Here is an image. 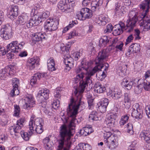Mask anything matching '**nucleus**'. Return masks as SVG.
Masks as SVG:
<instances>
[{
    "mask_svg": "<svg viewBox=\"0 0 150 150\" xmlns=\"http://www.w3.org/2000/svg\"><path fill=\"white\" fill-rule=\"evenodd\" d=\"M25 43L23 41L18 44L17 41H12L11 43L7 46V52L8 53L7 54V56L8 59H11L13 58L14 54L12 53H17L20 52L23 48Z\"/></svg>",
    "mask_w": 150,
    "mask_h": 150,
    "instance_id": "obj_5",
    "label": "nucleus"
},
{
    "mask_svg": "<svg viewBox=\"0 0 150 150\" xmlns=\"http://www.w3.org/2000/svg\"><path fill=\"white\" fill-rule=\"evenodd\" d=\"M91 65V63L88 62L86 63L85 66L83 65L82 66L76 69V72L78 74L75 79V83H77L79 81H80V82L81 81L84 80V79L83 78L85 77L86 72L84 71H87Z\"/></svg>",
    "mask_w": 150,
    "mask_h": 150,
    "instance_id": "obj_6",
    "label": "nucleus"
},
{
    "mask_svg": "<svg viewBox=\"0 0 150 150\" xmlns=\"http://www.w3.org/2000/svg\"><path fill=\"white\" fill-rule=\"evenodd\" d=\"M143 84L145 90L147 91H150V82L148 81L147 80L145 81Z\"/></svg>",
    "mask_w": 150,
    "mask_h": 150,
    "instance_id": "obj_50",
    "label": "nucleus"
},
{
    "mask_svg": "<svg viewBox=\"0 0 150 150\" xmlns=\"http://www.w3.org/2000/svg\"><path fill=\"white\" fill-rule=\"evenodd\" d=\"M108 96L114 99H118L122 97V91L119 88H115L113 90L110 91L107 93Z\"/></svg>",
    "mask_w": 150,
    "mask_h": 150,
    "instance_id": "obj_17",
    "label": "nucleus"
},
{
    "mask_svg": "<svg viewBox=\"0 0 150 150\" xmlns=\"http://www.w3.org/2000/svg\"><path fill=\"white\" fill-rule=\"evenodd\" d=\"M81 12L83 14L85 19L91 17V11L87 8H82L81 10Z\"/></svg>",
    "mask_w": 150,
    "mask_h": 150,
    "instance_id": "obj_33",
    "label": "nucleus"
},
{
    "mask_svg": "<svg viewBox=\"0 0 150 150\" xmlns=\"http://www.w3.org/2000/svg\"><path fill=\"white\" fill-rule=\"evenodd\" d=\"M77 23V21H73L72 22H70L69 25L66 27H65L63 30V33H65L70 28H72L74 25V24H76Z\"/></svg>",
    "mask_w": 150,
    "mask_h": 150,
    "instance_id": "obj_41",
    "label": "nucleus"
},
{
    "mask_svg": "<svg viewBox=\"0 0 150 150\" xmlns=\"http://www.w3.org/2000/svg\"><path fill=\"white\" fill-rule=\"evenodd\" d=\"M70 116L69 117L63 116L62 118L64 123H67L69 120L70 121L68 126L65 124L62 125L59 127V139L58 140L59 145L58 146V150H62L63 148L64 143L67 144H70L71 143L70 139L75 132L74 127L75 125L78 123V121L75 118V115H71V113H68Z\"/></svg>",
    "mask_w": 150,
    "mask_h": 150,
    "instance_id": "obj_2",
    "label": "nucleus"
},
{
    "mask_svg": "<svg viewBox=\"0 0 150 150\" xmlns=\"http://www.w3.org/2000/svg\"><path fill=\"white\" fill-rule=\"evenodd\" d=\"M132 98L129 93H125L124 94L123 103L124 104L127 108H129L131 105Z\"/></svg>",
    "mask_w": 150,
    "mask_h": 150,
    "instance_id": "obj_27",
    "label": "nucleus"
},
{
    "mask_svg": "<svg viewBox=\"0 0 150 150\" xmlns=\"http://www.w3.org/2000/svg\"><path fill=\"white\" fill-rule=\"evenodd\" d=\"M115 12L117 15L122 16L124 14L125 11V7L123 6H121L120 3L117 2L115 3Z\"/></svg>",
    "mask_w": 150,
    "mask_h": 150,
    "instance_id": "obj_26",
    "label": "nucleus"
},
{
    "mask_svg": "<svg viewBox=\"0 0 150 150\" xmlns=\"http://www.w3.org/2000/svg\"><path fill=\"white\" fill-rule=\"evenodd\" d=\"M50 13L48 11H46L42 13H38L35 15V18L38 21V23H40L43 21L50 15Z\"/></svg>",
    "mask_w": 150,
    "mask_h": 150,
    "instance_id": "obj_24",
    "label": "nucleus"
},
{
    "mask_svg": "<svg viewBox=\"0 0 150 150\" xmlns=\"http://www.w3.org/2000/svg\"><path fill=\"white\" fill-rule=\"evenodd\" d=\"M103 3V0H96L92 1L91 4V9L93 11H95L96 8H98Z\"/></svg>",
    "mask_w": 150,
    "mask_h": 150,
    "instance_id": "obj_34",
    "label": "nucleus"
},
{
    "mask_svg": "<svg viewBox=\"0 0 150 150\" xmlns=\"http://www.w3.org/2000/svg\"><path fill=\"white\" fill-rule=\"evenodd\" d=\"M29 17L27 15H24L22 16H20L18 17L16 23L18 25H23L25 24L26 22L28 20Z\"/></svg>",
    "mask_w": 150,
    "mask_h": 150,
    "instance_id": "obj_29",
    "label": "nucleus"
},
{
    "mask_svg": "<svg viewBox=\"0 0 150 150\" xmlns=\"http://www.w3.org/2000/svg\"><path fill=\"white\" fill-rule=\"evenodd\" d=\"M118 71V74L122 77L125 76L126 74L127 69L124 66L120 67Z\"/></svg>",
    "mask_w": 150,
    "mask_h": 150,
    "instance_id": "obj_39",
    "label": "nucleus"
},
{
    "mask_svg": "<svg viewBox=\"0 0 150 150\" xmlns=\"http://www.w3.org/2000/svg\"><path fill=\"white\" fill-rule=\"evenodd\" d=\"M109 103L108 100L106 98H103L98 104V108L102 113H104L106 111V108Z\"/></svg>",
    "mask_w": 150,
    "mask_h": 150,
    "instance_id": "obj_20",
    "label": "nucleus"
},
{
    "mask_svg": "<svg viewBox=\"0 0 150 150\" xmlns=\"http://www.w3.org/2000/svg\"><path fill=\"white\" fill-rule=\"evenodd\" d=\"M58 7L62 12L68 13L70 12L72 9V6L67 3L65 0H61L58 4Z\"/></svg>",
    "mask_w": 150,
    "mask_h": 150,
    "instance_id": "obj_16",
    "label": "nucleus"
},
{
    "mask_svg": "<svg viewBox=\"0 0 150 150\" xmlns=\"http://www.w3.org/2000/svg\"><path fill=\"white\" fill-rule=\"evenodd\" d=\"M28 131L29 132V131ZM28 133L27 132H24L23 131H21L20 132V134L24 140L26 141L28 140L30 137L32 135L30 134L29 132Z\"/></svg>",
    "mask_w": 150,
    "mask_h": 150,
    "instance_id": "obj_42",
    "label": "nucleus"
},
{
    "mask_svg": "<svg viewBox=\"0 0 150 150\" xmlns=\"http://www.w3.org/2000/svg\"><path fill=\"white\" fill-rule=\"evenodd\" d=\"M78 35V34L76 30H73L68 34L67 36V39H71L74 37L75 36Z\"/></svg>",
    "mask_w": 150,
    "mask_h": 150,
    "instance_id": "obj_47",
    "label": "nucleus"
},
{
    "mask_svg": "<svg viewBox=\"0 0 150 150\" xmlns=\"http://www.w3.org/2000/svg\"><path fill=\"white\" fill-rule=\"evenodd\" d=\"M18 8L17 6H12L11 9L8 12L7 15V17L12 20H13L15 17L18 14Z\"/></svg>",
    "mask_w": 150,
    "mask_h": 150,
    "instance_id": "obj_21",
    "label": "nucleus"
},
{
    "mask_svg": "<svg viewBox=\"0 0 150 150\" xmlns=\"http://www.w3.org/2000/svg\"><path fill=\"white\" fill-rule=\"evenodd\" d=\"M118 137L114 135H112L107 140H104V142L109 149L113 150L118 146Z\"/></svg>",
    "mask_w": 150,
    "mask_h": 150,
    "instance_id": "obj_11",
    "label": "nucleus"
},
{
    "mask_svg": "<svg viewBox=\"0 0 150 150\" xmlns=\"http://www.w3.org/2000/svg\"><path fill=\"white\" fill-rule=\"evenodd\" d=\"M113 30L112 33L115 35H120L123 32V30L119 28H117L115 25L113 27Z\"/></svg>",
    "mask_w": 150,
    "mask_h": 150,
    "instance_id": "obj_43",
    "label": "nucleus"
},
{
    "mask_svg": "<svg viewBox=\"0 0 150 150\" xmlns=\"http://www.w3.org/2000/svg\"><path fill=\"white\" fill-rule=\"evenodd\" d=\"M129 50L132 51L133 53H136L139 52L140 50L139 44L134 43L131 45L129 47Z\"/></svg>",
    "mask_w": 150,
    "mask_h": 150,
    "instance_id": "obj_35",
    "label": "nucleus"
},
{
    "mask_svg": "<svg viewBox=\"0 0 150 150\" xmlns=\"http://www.w3.org/2000/svg\"><path fill=\"white\" fill-rule=\"evenodd\" d=\"M47 66L49 70L53 71L56 70V68L55 67L54 61L52 58H50L48 59Z\"/></svg>",
    "mask_w": 150,
    "mask_h": 150,
    "instance_id": "obj_31",
    "label": "nucleus"
},
{
    "mask_svg": "<svg viewBox=\"0 0 150 150\" xmlns=\"http://www.w3.org/2000/svg\"><path fill=\"white\" fill-rule=\"evenodd\" d=\"M133 37L132 35H129L126 40V42L125 43L126 45H127L128 44L131 42L132 41L133 39Z\"/></svg>",
    "mask_w": 150,
    "mask_h": 150,
    "instance_id": "obj_63",
    "label": "nucleus"
},
{
    "mask_svg": "<svg viewBox=\"0 0 150 150\" xmlns=\"http://www.w3.org/2000/svg\"><path fill=\"white\" fill-rule=\"evenodd\" d=\"M134 65L135 67L138 69H139L143 66V64L141 61H138L136 62Z\"/></svg>",
    "mask_w": 150,
    "mask_h": 150,
    "instance_id": "obj_57",
    "label": "nucleus"
},
{
    "mask_svg": "<svg viewBox=\"0 0 150 150\" xmlns=\"http://www.w3.org/2000/svg\"><path fill=\"white\" fill-rule=\"evenodd\" d=\"M64 63L66 65L73 66V61L72 57L67 56L64 59Z\"/></svg>",
    "mask_w": 150,
    "mask_h": 150,
    "instance_id": "obj_37",
    "label": "nucleus"
},
{
    "mask_svg": "<svg viewBox=\"0 0 150 150\" xmlns=\"http://www.w3.org/2000/svg\"><path fill=\"white\" fill-rule=\"evenodd\" d=\"M99 19L101 21L102 25H105L108 22L107 18L103 15L99 16Z\"/></svg>",
    "mask_w": 150,
    "mask_h": 150,
    "instance_id": "obj_46",
    "label": "nucleus"
},
{
    "mask_svg": "<svg viewBox=\"0 0 150 150\" xmlns=\"http://www.w3.org/2000/svg\"><path fill=\"white\" fill-rule=\"evenodd\" d=\"M115 110L116 112H112L107 115L104 122V125L108 127H112L114 126L115 123V120L117 116V109H115Z\"/></svg>",
    "mask_w": 150,
    "mask_h": 150,
    "instance_id": "obj_12",
    "label": "nucleus"
},
{
    "mask_svg": "<svg viewBox=\"0 0 150 150\" xmlns=\"http://www.w3.org/2000/svg\"><path fill=\"white\" fill-rule=\"evenodd\" d=\"M39 36L40 41L42 40L43 39H45L46 38L47 36L44 33H43L41 32H38Z\"/></svg>",
    "mask_w": 150,
    "mask_h": 150,
    "instance_id": "obj_64",
    "label": "nucleus"
},
{
    "mask_svg": "<svg viewBox=\"0 0 150 150\" xmlns=\"http://www.w3.org/2000/svg\"><path fill=\"white\" fill-rule=\"evenodd\" d=\"M111 38L107 36H104L100 38L99 42L100 45L102 46H105L106 45L111 41Z\"/></svg>",
    "mask_w": 150,
    "mask_h": 150,
    "instance_id": "obj_32",
    "label": "nucleus"
},
{
    "mask_svg": "<svg viewBox=\"0 0 150 150\" xmlns=\"http://www.w3.org/2000/svg\"><path fill=\"white\" fill-rule=\"evenodd\" d=\"M26 22V25L28 28H31L34 24H35L36 25L39 23H38V21L37 20L36 18H35V15L32 16L29 21H27Z\"/></svg>",
    "mask_w": 150,
    "mask_h": 150,
    "instance_id": "obj_30",
    "label": "nucleus"
},
{
    "mask_svg": "<svg viewBox=\"0 0 150 150\" xmlns=\"http://www.w3.org/2000/svg\"><path fill=\"white\" fill-rule=\"evenodd\" d=\"M78 146L81 149L83 150H92V147L88 144L84 143H80L79 144Z\"/></svg>",
    "mask_w": 150,
    "mask_h": 150,
    "instance_id": "obj_36",
    "label": "nucleus"
},
{
    "mask_svg": "<svg viewBox=\"0 0 150 150\" xmlns=\"http://www.w3.org/2000/svg\"><path fill=\"white\" fill-rule=\"evenodd\" d=\"M14 108L13 115L16 117H18L19 115L20 110L19 107V106L16 105H14Z\"/></svg>",
    "mask_w": 150,
    "mask_h": 150,
    "instance_id": "obj_52",
    "label": "nucleus"
},
{
    "mask_svg": "<svg viewBox=\"0 0 150 150\" xmlns=\"http://www.w3.org/2000/svg\"><path fill=\"white\" fill-rule=\"evenodd\" d=\"M80 53L79 52H74L72 54V57L75 60H77L80 57Z\"/></svg>",
    "mask_w": 150,
    "mask_h": 150,
    "instance_id": "obj_59",
    "label": "nucleus"
},
{
    "mask_svg": "<svg viewBox=\"0 0 150 150\" xmlns=\"http://www.w3.org/2000/svg\"><path fill=\"white\" fill-rule=\"evenodd\" d=\"M108 56V54L105 50H103L100 52L97 56L98 58L96 59V62L99 65L102 64L103 67L104 66L103 64V60L105 59Z\"/></svg>",
    "mask_w": 150,
    "mask_h": 150,
    "instance_id": "obj_18",
    "label": "nucleus"
},
{
    "mask_svg": "<svg viewBox=\"0 0 150 150\" xmlns=\"http://www.w3.org/2000/svg\"><path fill=\"white\" fill-rule=\"evenodd\" d=\"M127 128V132L130 134H132L133 133L132 125L131 123H128L126 125Z\"/></svg>",
    "mask_w": 150,
    "mask_h": 150,
    "instance_id": "obj_53",
    "label": "nucleus"
},
{
    "mask_svg": "<svg viewBox=\"0 0 150 150\" xmlns=\"http://www.w3.org/2000/svg\"><path fill=\"white\" fill-rule=\"evenodd\" d=\"M96 65L92 69L85 71L86 72L85 74L84 81H81L79 82V88H76L74 91L73 95L74 97H71L70 100V103L69 104V107L67 109L68 113H71V115H76L77 114L78 109L80 106L81 100L82 98V93L85 88L90 85L92 83L91 77L93 76L97 72L100 71L102 68L103 65L95 63Z\"/></svg>",
    "mask_w": 150,
    "mask_h": 150,
    "instance_id": "obj_1",
    "label": "nucleus"
},
{
    "mask_svg": "<svg viewBox=\"0 0 150 150\" xmlns=\"http://www.w3.org/2000/svg\"><path fill=\"white\" fill-rule=\"evenodd\" d=\"M132 111L131 115L137 120L141 119L142 117V107L138 103L134 104L131 109Z\"/></svg>",
    "mask_w": 150,
    "mask_h": 150,
    "instance_id": "obj_8",
    "label": "nucleus"
},
{
    "mask_svg": "<svg viewBox=\"0 0 150 150\" xmlns=\"http://www.w3.org/2000/svg\"><path fill=\"white\" fill-rule=\"evenodd\" d=\"M139 137L147 143H150V130H144L141 131L140 133Z\"/></svg>",
    "mask_w": 150,
    "mask_h": 150,
    "instance_id": "obj_22",
    "label": "nucleus"
},
{
    "mask_svg": "<svg viewBox=\"0 0 150 150\" xmlns=\"http://www.w3.org/2000/svg\"><path fill=\"white\" fill-rule=\"evenodd\" d=\"M19 84V80L16 78H13L12 79V85L13 88L11 91L10 94L12 96L17 95L19 94V91L18 87Z\"/></svg>",
    "mask_w": 150,
    "mask_h": 150,
    "instance_id": "obj_19",
    "label": "nucleus"
},
{
    "mask_svg": "<svg viewBox=\"0 0 150 150\" xmlns=\"http://www.w3.org/2000/svg\"><path fill=\"white\" fill-rule=\"evenodd\" d=\"M43 122L42 119L41 118H37L35 119L34 118L31 117L28 125V131L30 134H33L34 132L33 130L34 127L42 125L43 124Z\"/></svg>",
    "mask_w": 150,
    "mask_h": 150,
    "instance_id": "obj_10",
    "label": "nucleus"
},
{
    "mask_svg": "<svg viewBox=\"0 0 150 150\" xmlns=\"http://www.w3.org/2000/svg\"><path fill=\"white\" fill-rule=\"evenodd\" d=\"M0 31V36L4 40H9L13 36V33L12 31V28L9 25H2Z\"/></svg>",
    "mask_w": 150,
    "mask_h": 150,
    "instance_id": "obj_7",
    "label": "nucleus"
},
{
    "mask_svg": "<svg viewBox=\"0 0 150 150\" xmlns=\"http://www.w3.org/2000/svg\"><path fill=\"white\" fill-rule=\"evenodd\" d=\"M84 129L86 132V136L90 134L93 132V130L91 127H84Z\"/></svg>",
    "mask_w": 150,
    "mask_h": 150,
    "instance_id": "obj_56",
    "label": "nucleus"
},
{
    "mask_svg": "<svg viewBox=\"0 0 150 150\" xmlns=\"http://www.w3.org/2000/svg\"><path fill=\"white\" fill-rule=\"evenodd\" d=\"M7 138V137L4 134H2L0 136V143L4 142Z\"/></svg>",
    "mask_w": 150,
    "mask_h": 150,
    "instance_id": "obj_62",
    "label": "nucleus"
},
{
    "mask_svg": "<svg viewBox=\"0 0 150 150\" xmlns=\"http://www.w3.org/2000/svg\"><path fill=\"white\" fill-rule=\"evenodd\" d=\"M113 29L112 25L109 24L106 27V28L104 30V33L105 34H108L110 33Z\"/></svg>",
    "mask_w": 150,
    "mask_h": 150,
    "instance_id": "obj_49",
    "label": "nucleus"
},
{
    "mask_svg": "<svg viewBox=\"0 0 150 150\" xmlns=\"http://www.w3.org/2000/svg\"><path fill=\"white\" fill-rule=\"evenodd\" d=\"M14 73L12 68L7 66L0 70V78L1 79L5 80L8 76H12Z\"/></svg>",
    "mask_w": 150,
    "mask_h": 150,
    "instance_id": "obj_15",
    "label": "nucleus"
},
{
    "mask_svg": "<svg viewBox=\"0 0 150 150\" xmlns=\"http://www.w3.org/2000/svg\"><path fill=\"white\" fill-rule=\"evenodd\" d=\"M53 108L54 109H57L60 106V101L58 99L54 100L52 103Z\"/></svg>",
    "mask_w": 150,
    "mask_h": 150,
    "instance_id": "obj_51",
    "label": "nucleus"
},
{
    "mask_svg": "<svg viewBox=\"0 0 150 150\" xmlns=\"http://www.w3.org/2000/svg\"><path fill=\"white\" fill-rule=\"evenodd\" d=\"M39 60V58L38 57L31 58L28 60L27 65L30 69L32 70L35 68V64H38Z\"/></svg>",
    "mask_w": 150,
    "mask_h": 150,
    "instance_id": "obj_23",
    "label": "nucleus"
},
{
    "mask_svg": "<svg viewBox=\"0 0 150 150\" xmlns=\"http://www.w3.org/2000/svg\"><path fill=\"white\" fill-rule=\"evenodd\" d=\"M76 16L80 20H84L85 19L83 14L81 13V11L80 12H78L76 14Z\"/></svg>",
    "mask_w": 150,
    "mask_h": 150,
    "instance_id": "obj_58",
    "label": "nucleus"
},
{
    "mask_svg": "<svg viewBox=\"0 0 150 150\" xmlns=\"http://www.w3.org/2000/svg\"><path fill=\"white\" fill-rule=\"evenodd\" d=\"M112 134V133L110 132H105L104 133L103 137L104 140H107L108 139L111 137L112 135H113Z\"/></svg>",
    "mask_w": 150,
    "mask_h": 150,
    "instance_id": "obj_54",
    "label": "nucleus"
},
{
    "mask_svg": "<svg viewBox=\"0 0 150 150\" xmlns=\"http://www.w3.org/2000/svg\"><path fill=\"white\" fill-rule=\"evenodd\" d=\"M128 115H126L122 116L120 121V125H123L128 121L129 118Z\"/></svg>",
    "mask_w": 150,
    "mask_h": 150,
    "instance_id": "obj_40",
    "label": "nucleus"
},
{
    "mask_svg": "<svg viewBox=\"0 0 150 150\" xmlns=\"http://www.w3.org/2000/svg\"><path fill=\"white\" fill-rule=\"evenodd\" d=\"M138 13L135 11H130L128 15L129 18L126 21V26L124 23L120 22L119 24L115 25V27L117 28L119 27L122 30L125 29L127 32H131L136 26V23L138 21Z\"/></svg>",
    "mask_w": 150,
    "mask_h": 150,
    "instance_id": "obj_3",
    "label": "nucleus"
},
{
    "mask_svg": "<svg viewBox=\"0 0 150 150\" xmlns=\"http://www.w3.org/2000/svg\"><path fill=\"white\" fill-rule=\"evenodd\" d=\"M88 98L87 101L88 103V108L89 109H92L94 108V104L93 103V99L92 98Z\"/></svg>",
    "mask_w": 150,
    "mask_h": 150,
    "instance_id": "obj_48",
    "label": "nucleus"
},
{
    "mask_svg": "<svg viewBox=\"0 0 150 150\" xmlns=\"http://www.w3.org/2000/svg\"><path fill=\"white\" fill-rule=\"evenodd\" d=\"M59 21L52 18L47 19L45 22L44 28L46 31L55 30L58 28Z\"/></svg>",
    "mask_w": 150,
    "mask_h": 150,
    "instance_id": "obj_9",
    "label": "nucleus"
},
{
    "mask_svg": "<svg viewBox=\"0 0 150 150\" xmlns=\"http://www.w3.org/2000/svg\"><path fill=\"white\" fill-rule=\"evenodd\" d=\"M106 90L105 87L99 82H97L95 83L94 85V91L95 92L98 93H103Z\"/></svg>",
    "mask_w": 150,
    "mask_h": 150,
    "instance_id": "obj_28",
    "label": "nucleus"
},
{
    "mask_svg": "<svg viewBox=\"0 0 150 150\" xmlns=\"http://www.w3.org/2000/svg\"><path fill=\"white\" fill-rule=\"evenodd\" d=\"M136 144V141L133 142L132 144L129 146L127 150H135V147Z\"/></svg>",
    "mask_w": 150,
    "mask_h": 150,
    "instance_id": "obj_61",
    "label": "nucleus"
},
{
    "mask_svg": "<svg viewBox=\"0 0 150 150\" xmlns=\"http://www.w3.org/2000/svg\"><path fill=\"white\" fill-rule=\"evenodd\" d=\"M33 130L34 132H33V134L36 132L37 133L40 134L43 132V128H42V125H39L35 127H34Z\"/></svg>",
    "mask_w": 150,
    "mask_h": 150,
    "instance_id": "obj_44",
    "label": "nucleus"
},
{
    "mask_svg": "<svg viewBox=\"0 0 150 150\" xmlns=\"http://www.w3.org/2000/svg\"><path fill=\"white\" fill-rule=\"evenodd\" d=\"M89 119L90 121H96L98 120L96 111H93L91 112L89 115Z\"/></svg>",
    "mask_w": 150,
    "mask_h": 150,
    "instance_id": "obj_38",
    "label": "nucleus"
},
{
    "mask_svg": "<svg viewBox=\"0 0 150 150\" xmlns=\"http://www.w3.org/2000/svg\"><path fill=\"white\" fill-rule=\"evenodd\" d=\"M49 90L47 88H43L40 90L37 95L39 98L42 99L47 100L49 98Z\"/></svg>",
    "mask_w": 150,
    "mask_h": 150,
    "instance_id": "obj_25",
    "label": "nucleus"
},
{
    "mask_svg": "<svg viewBox=\"0 0 150 150\" xmlns=\"http://www.w3.org/2000/svg\"><path fill=\"white\" fill-rule=\"evenodd\" d=\"M39 75H38L37 73L35 74L34 76H32L30 84L31 85H33L35 84L38 79H39Z\"/></svg>",
    "mask_w": 150,
    "mask_h": 150,
    "instance_id": "obj_45",
    "label": "nucleus"
},
{
    "mask_svg": "<svg viewBox=\"0 0 150 150\" xmlns=\"http://www.w3.org/2000/svg\"><path fill=\"white\" fill-rule=\"evenodd\" d=\"M11 1L14 3L17 4L18 3L19 4H24L26 2L28 1V0H11Z\"/></svg>",
    "mask_w": 150,
    "mask_h": 150,
    "instance_id": "obj_60",
    "label": "nucleus"
},
{
    "mask_svg": "<svg viewBox=\"0 0 150 150\" xmlns=\"http://www.w3.org/2000/svg\"><path fill=\"white\" fill-rule=\"evenodd\" d=\"M61 88H58L54 93V96L57 98H59L60 97L61 93Z\"/></svg>",
    "mask_w": 150,
    "mask_h": 150,
    "instance_id": "obj_55",
    "label": "nucleus"
},
{
    "mask_svg": "<svg viewBox=\"0 0 150 150\" xmlns=\"http://www.w3.org/2000/svg\"><path fill=\"white\" fill-rule=\"evenodd\" d=\"M25 121V119L24 117L21 118L17 120L16 124L10 128L11 134H13L15 133H19L21 128L23 127V123Z\"/></svg>",
    "mask_w": 150,
    "mask_h": 150,
    "instance_id": "obj_13",
    "label": "nucleus"
},
{
    "mask_svg": "<svg viewBox=\"0 0 150 150\" xmlns=\"http://www.w3.org/2000/svg\"><path fill=\"white\" fill-rule=\"evenodd\" d=\"M35 104L34 98L31 95H28L25 97L23 102V108L25 109L30 110Z\"/></svg>",
    "mask_w": 150,
    "mask_h": 150,
    "instance_id": "obj_14",
    "label": "nucleus"
},
{
    "mask_svg": "<svg viewBox=\"0 0 150 150\" xmlns=\"http://www.w3.org/2000/svg\"><path fill=\"white\" fill-rule=\"evenodd\" d=\"M149 1H144L140 4L139 7L144 11L142 15L143 20L140 23V26L143 28V30L146 31L150 29V16L147 15L150 8Z\"/></svg>",
    "mask_w": 150,
    "mask_h": 150,
    "instance_id": "obj_4",
    "label": "nucleus"
}]
</instances>
